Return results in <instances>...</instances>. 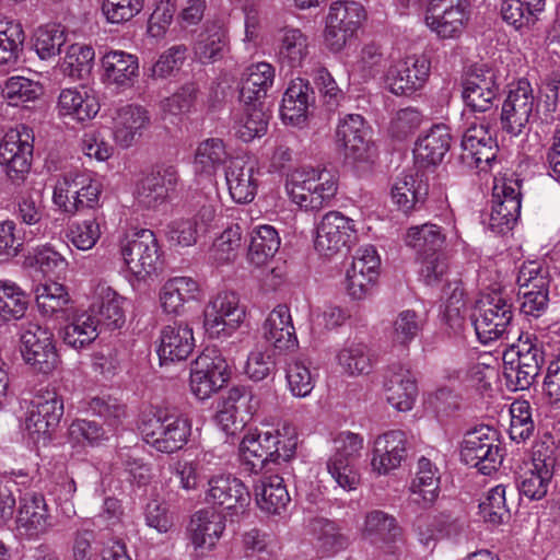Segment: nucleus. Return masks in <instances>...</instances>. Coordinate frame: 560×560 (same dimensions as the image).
<instances>
[{
  "label": "nucleus",
  "instance_id": "1",
  "mask_svg": "<svg viewBox=\"0 0 560 560\" xmlns=\"http://www.w3.org/2000/svg\"><path fill=\"white\" fill-rule=\"evenodd\" d=\"M285 189L290 200L301 209L318 211L331 203L338 184L326 168L300 167L287 175Z\"/></svg>",
  "mask_w": 560,
  "mask_h": 560
},
{
  "label": "nucleus",
  "instance_id": "2",
  "mask_svg": "<svg viewBox=\"0 0 560 560\" xmlns=\"http://www.w3.org/2000/svg\"><path fill=\"white\" fill-rule=\"evenodd\" d=\"M513 304L506 291L493 288L480 294L472 314V325L478 340L488 345L510 332Z\"/></svg>",
  "mask_w": 560,
  "mask_h": 560
},
{
  "label": "nucleus",
  "instance_id": "3",
  "mask_svg": "<svg viewBox=\"0 0 560 560\" xmlns=\"http://www.w3.org/2000/svg\"><path fill=\"white\" fill-rule=\"evenodd\" d=\"M295 447V438L282 436L278 430L247 434L240 444V462L244 470L258 474L268 463L289 460Z\"/></svg>",
  "mask_w": 560,
  "mask_h": 560
},
{
  "label": "nucleus",
  "instance_id": "4",
  "mask_svg": "<svg viewBox=\"0 0 560 560\" xmlns=\"http://www.w3.org/2000/svg\"><path fill=\"white\" fill-rule=\"evenodd\" d=\"M544 352L539 340L529 334H521L516 345L503 354V377L511 390L529 388L539 374Z\"/></svg>",
  "mask_w": 560,
  "mask_h": 560
},
{
  "label": "nucleus",
  "instance_id": "5",
  "mask_svg": "<svg viewBox=\"0 0 560 560\" xmlns=\"http://www.w3.org/2000/svg\"><path fill=\"white\" fill-rule=\"evenodd\" d=\"M139 430L147 444L167 454L180 450L190 435L188 420L164 409L144 415Z\"/></svg>",
  "mask_w": 560,
  "mask_h": 560
},
{
  "label": "nucleus",
  "instance_id": "6",
  "mask_svg": "<svg viewBox=\"0 0 560 560\" xmlns=\"http://www.w3.org/2000/svg\"><path fill=\"white\" fill-rule=\"evenodd\" d=\"M364 19L365 10L361 3L348 0L332 2L324 32L327 48L332 52L341 51L354 37Z\"/></svg>",
  "mask_w": 560,
  "mask_h": 560
},
{
  "label": "nucleus",
  "instance_id": "7",
  "mask_svg": "<svg viewBox=\"0 0 560 560\" xmlns=\"http://www.w3.org/2000/svg\"><path fill=\"white\" fill-rule=\"evenodd\" d=\"M535 104L534 90L527 80L521 79L512 83L501 107L502 131L511 137L528 131Z\"/></svg>",
  "mask_w": 560,
  "mask_h": 560
},
{
  "label": "nucleus",
  "instance_id": "8",
  "mask_svg": "<svg viewBox=\"0 0 560 560\" xmlns=\"http://www.w3.org/2000/svg\"><path fill=\"white\" fill-rule=\"evenodd\" d=\"M462 460L477 468L483 475H490L501 465L502 448L497 438V431L481 425L466 433L460 450Z\"/></svg>",
  "mask_w": 560,
  "mask_h": 560
},
{
  "label": "nucleus",
  "instance_id": "9",
  "mask_svg": "<svg viewBox=\"0 0 560 560\" xmlns=\"http://www.w3.org/2000/svg\"><path fill=\"white\" fill-rule=\"evenodd\" d=\"M470 18L468 0H430L424 23L440 39L459 38Z\"/></svg>",
  "mask_w": 560,
  "mask_h": 560
},
{
  "label": "nucleus",
  "instance_id": "10",
  "mask_svg": "<svg viewBox=\"0 0 560 560\" xmlns=\"http://www.w3.org/2000/svg\"><path fill=\"white\" fill-rule=\"evenodd\" d=\"M34 137L22 125L8 131L0 143V165L12 183H22L31 170Z\"/></svg>",
  "mask_w": 560,
  "mask_h": 560
},
{
  "label": "nucleus",
  "instance_id": "11",
  "mask_svg": "<svg viewBox=\"0 0 560 560\" xmlns=\"http://www.w3.org/2000/svg\"><path fill=\"white\" fill-rule=\"evenodd\" d=\"M463 159L480 172H487L497 159L498 143L490 120L475 117L467 121L462 138Z\"/></svg>",
  "mask_w": 560,
  "mask_h": 560
},
{
  "label": "nucleus",
  "instance_id": "12",
  "mask_svg": "<svg viewBox=\"0 0 560 560\" xmlns=\"http://www.w3.org/2000/svg\"><path fill=\"white\" fill-rule=\"evenodd\" d=\"M120 254L128 270L138 280H147L159 269L160 250L151 230L142 229L133 233L121 244Z\"/></svg>",
  "mask_w": 560,
  "mask_h": 560
},
{
  "label": "nucleus",
  "instance_id": "13",
  "mask_svg": "<svg viewBox=\"0 0 560 560\" xmlns=\"http://www.w3.org/2000/svg\"><path fill=\"white\" fill-rule=\"evenodd\" d=\"M357 240L354 221L339 211H329L316 226L315 250L325 257H332Z\"/></svg>",
  "mask_w": 560,
  "mask_h": 560
},
{
  "label": "nucleus",
  "instance_id": "14",
  "mask_svg": "<svg viewBox=\"0 0 560 560\" xmlns=\"http://www.w3.org/2000/svg\"><path fill=\"white\" fill-rule=\"evenodd\" d=\"M522 194L520 182L514 178H495L492 188L490 228L497 233L513 229L521 215Z\"/></svg>",
  "mask_w": 560,
  "mask_h": 560
},
{
  "label": "nucleus",
  "instance_id": "15",
  "mask_svg": "<svg viewBox=\"0 0 560 560\" xmlns=\"http://www.w3.org/2000/svg\"><path fill=\"white\" fill-rule=\"evenodd\" d=\"M336 140L343 149L346 159L352 164H369L374 159L370 130L359 114H347L339 119Z\"/></svg>",
  "mask_w": 560,
  "mask_h": 560
},
{
  "label": "nucleus",
  "instance_id": "16",
  "mask_svg": "<svg viewBox=\"0 0 560 560\" xmlns=\"http://www.w3.org/2000/svg\"><path fill=\"white\" fill-rule=\"evenodd\" d=\"M21 353L27 364L44 374L51 372L58 362L52 332L35 323L22 329Z\"/></svg>",
  "mask_w": 560,
  "mask_h": 560
},
{
  "label": "nucleus",
  "instance_id": "17",
  "mask_svg": "<svg viewBox=\"0 0 560 560\" xmlns=\"http://www.w3.org/2000/svg\"><path fill=\"white\" fill-rule=\"evenodd\" d=\"M244 317L238 296L233 292H222L206 306L203 325L210 337L225 338L238 328Z\"/></svg>",
  "mask_w": 560,
  "mask_h": 560
},
{
  "label": "nucleus",
  "instance_id": "18",
  "mask_svg": "<svg viewBox=\"0 0 560 560\" xmlns=\"http://www.w3.org/2000/svg\"><path fill=\"white\" fill-rule=\"evenodd\" d=\"M63 415V401L55 390L38 393L32 400L25 425L36 440L46 442Z\"/></svg>",
  "mask_w": 560,
  "mask_h": 560
},
{
  "label": "nucleus",
  "instance_id": "19",
  "mask_svg": "<svg viewBox=\"0 0 560 560\" xmlns=\"http://www.w3.org/2000/svg\"><path fill=\"white\" fill-rule=\"evenodd\" d=\"M499 84L493 70L476 67L462 82V98L472 113H487L497 108Z\"/></svg>",
  "mask_w": 560,
  "mask_h": 560
},
{
  "label": "nucleus",
  "instance_id": "20",
  "mask_svg": "<svg viewBox=\"0 0 560 560\" xmlns=\"http://www.w3.org/2000/svg\"><path fill=\"white\" fill-rule=\"evenodd\" d=\"M179 176L175 166L155 165L137 184L136 199L145 209H156L165 203L176 189Z\"/></svg>",
  "mask_w": 560,
  "mask_h": 560
},
{
  "label": "nucleus",
  "instance_id": "21",
  "mask_svg": "<svg viewBox=\"0 0 560 560\" xmlns=\"http://www.w3.org/2000/svg\"><path fill=\"white\" fill-rule=\"evenodd\" d=\"M430 68L431 62L425 56H408L389 67L386 84L395 95H411L424 85Z\"/></svg>",
  "mask_w": 560,
  "mask_h": 560
},
{
  "label": "nucleus",
  "instance_id": "22",
  "mask_svg": "<svg viewBox=\"0 0 560 560\" xmlns=\"http://www.w3.org/2000/svg\"><path fill=\"white\" fill-rule=\"evenodd\" d=\"M381 265L376 248L372 245L360 248L346 272V289L353 300L365 299L378 276Z\"/></svg>",
  "mask_w": 560,
  "mask_h": 560
},
{
  "label": "nucleus",
  "instance_id": "23",
  "mask_svg": "<svg viewBox=\"0 0 560 560\" xmlns=\"http://www.w3.org/2000/svg\"><path fill=\"white\" fill-rule=\"evenodd\" d=\"M261 334L265 341L278 353L292 352L299 347L291 310L285 304H278L269 312L262 323Z\"/></svg>",
  "mask_w": 560,
  "mask_h": 560
},
{
  "label": "nucleus",
  "instance_id": "24",
  "mask_svg": "<svg viewBox=\"0 0 560 560\" xmlns=\"http://www.w3.org/2000/svg\"><path fill=\"white\" fill-rule=\"evenodd\" d=\"M383 387L389 405L399 411L411 410L418 395L415 374L401 363L388 366L384 374Z\"/></svg>",
  "mask_w": 560,
  "mask_h": 560
},
{
  "label": "nucleus",
  "instance_id": "25",
  "mask_svg": "<svg viewBox=\"0 0 560 560\" xmlns=\"http://www.w3.org/2000/svg\"><path fill=\"white\" fill-rule=\"evenodd\" d=\"M15 522L16 527L30 537L45 535L55 526V520L40 493H25L20 498Z\"/></svg>",
  "mask_w": 560,
  "mask_h": 560
},
{
  "label": "nucleus",
  "instance_id": "26",
  "mask_svg": "<svg viewBox=\"0 0 560 560\" xmlns=\"http://www.w3.org/2000/svg\"><path fill=\"white\" fill-rule=\"evenodd\" d=\"M115 142L121 148L131 147L150 125L149 112L137 104L117 107L112 115Z\"/></svg>",
  "mask_w": 560,
  "mask_h": 560
},
{
  "label": "nucleus",
  "instance_id": "27",
  "mask_svg": "<svg viewBox=\"0 0 560 560\" xmlns=\"http://www.w3.org/2000/svg\"><path fill=\"white\" fill-rule=\"evenodd\" d=\"M259 170L241 158L230 159L225 167V183L231 199L236 203L252 202L258 190Z\"/></svg>",
  "mask_w": 560,
  "mask_h": 560
},
{
  "label": "nucleus",
  "instance_id": "28",
  "mask_svg": "<svg viewBox=\"0 0 560 560\" xmlns=\"http://www.w3.org/2000/svg\"><path fill=\"white\" fill-rule=\"evenodd\" d=\"M208 485L207 500L224 510L238 513L249 504L250 495L247 487L232 475L214 476Z\"/></svg>",
  "mask_w": 560,
  "mask_h": 560
},
{
  "label": "nucleus",
  "instance_id": "29",
  "mask_svg": "<svg viewBox=\"0 0 560 560\" xmlns=\"http://www.w3.org/2000/svg\"><path fill=\"white\" fill-rule=\"evenodd\" d=\"M225 528L223 516L213 510L197 511L190 518L188 537L200 555L213 549Z\"/></svg>",
  "mask_w": 560,
  "mask_h": 560
},
{
  "label": "nucleus",
  "instance_id": "30",
  "mask_svg": "<svg viewBox=\"0 0 560 560\" xmlns=\"http://www.w3.org/2000/svg\"><path fill=\"white\" fill-rule=\"evenodd\" d=\"M364 534L384 552L394 555L402 541V530L396 518L383 511L374 510L366 514Z\"/></svg>",
  "mask_w": 560,
  "mask_h": 560
},
{
  "label": "nucleus",
  "instance_id": "31",
  "mask_svg": "<svg viewBox=\"0 0 560 560\" xmlns=\"http://www.w3.org/2000/svg\"><path fill=\"white\" fill-rule=\"evenodd\" d=\"M406 455V435L400 430H392L378 435L374 441L371 465L374 471L386 475L401 464Z\"/></svg>",
  "mask_w": 560,
  "mask_h": 560
},
{
  "label": "nucleus",
  "instance_id": "32",
  "mask_svg": "<svg viewBox=\"0 0 560 560\" xmlns=\"http://www.w3.org/2000/svg\"><path fill=\"white\" fill-rule=\"evenodd\" d=\"M308 37L298 27L283 26L276 34V58L281 68L302 67L308 56Z\"/></svg>",
  "mask_w": 560,
  "mask_h": 560
},
{
  "label": "nucleus",
  "instance_id": "33",
  "mask_svg": "<svg viewBox=\"0 0 560 560\" xmlns=\"http://www.w3.org/2000/svg\"><path fill=\"white\" fill-rule=\"evenodd\" d=\"M195 348L192 328L185 323L175 322L163 327L160 335L158 353L161 361L186 360Z\"/></svg>",
  "mask_w": 560,
  "mask_h": 560
},
{
  "label": "nucleus",
  "instance_id": "34",
  "mask_svg": "<svg viewBox=\"0 0 560 560\" xmlns=\"http://www.w3.org/2000/svg\"><path fill=\"white\" fill-rule=\"evenodd\" d=\"M16 220L28 228L23 240L32 241L45 236L48 230L47 213L40 196L22 194L16 198L13 208Z\"/></svg>",
  "mask_w": 560,
  "mask_h": 560
},
{
  "label": "nucleus",
  "instance_id": "35",
  "mask_svg": "<svg viewBox=\"0 0 560 560\" xmlns=\"http://www.w3.org/2000/svg\"><path fill=\"white\" fill-rule=\"evenodd\" d=\"M230 48L228 31L220 22L206 23L197 36L194 55L203 65L224 58Z\"/></svg>",
  "mask_w": 560,
  "mask_h": 560
},
{
  "label": "nucleus",
  "instance_id": "36",
  "mask_svg": "<svg viewBox=\"0 0 560 560\" xmlns=\"http://www.w3.org/2000/svg\"><path fill=\"white\" fill-rule=\"evenodd\" d=\"M452 136L447 126L435 125L421 135L413 149L416 161L421 166L440 164L451 148Z\"/></svg>",
  "mask_w": 560,
  "mask_h": 560
},
{
  "label": "nucleus",
  "instance_id": "37",
  "mask_svg": "<svg viewBox=\"0 0 560 560\" xmlns=\"http://www.w3.org/2000/svg\"><path fill=\"white\" fill-rule=\"evenodd\" d=\"M101 319L94 308L75 311L62 330L65 343L75 350L84 349L100 335Z\"/></svg>",
  "mask_w": 560,
  "mask_h": 560
},
{
  "label": "nucleus",
  "instance_id": "38",
  "mask_svg": "<svg viewBox=\"0 0 560 560\" xmlns=\"http://www.w3.org/2000/svg\"><path fill=\"white\" fill-rule=\"evenodd\" d=\"M104 81L120 88H130L139 75L138 57L122 51L112 50L102 58Z\"/></svg>",
  "mask_w": 560,
  "mask_h": 560
},
{
  "label": "nucleus",
  "instance_id": "39",
  "mask_svg": "<svg viewBox=\"0 0 560 560\" xmlns=\"http://www.w3.org/2000/svg\"><path fill=\"white\" fill-rule=\"evenodd\" d=\"M198 282L190 277H174L160 289L159 301L164 313L180 315L186 303L197 300Z\"/></svg>",
  "mask_w": 560,
  "mask_h": 560
},
{
  "label": "nucleus",
  "instance_id": "40",
  "mask_svg": "<svg viewBox=\"0 0 560 560\" xmlns=\"http://www.w3.org/2000/svg\"><path fill=\"white\" fill-rule=\"evenodd\" d=\"M313 102L314 92L310 83L301 78L292 80L282 98V119L292 126L301 125L305 121L308 106Z\"/></svg>",
  "mask_w": 560,
  "mask_h": 560
},
{
  "label": "nucleus",
  "instance_id": "41",
  "mask_svg": "<svg viewBox=\"0 0 560 560\" xmlns=\"http://www.w3.org/2000/svg\"><path fill=\"white\" fill-rule=\"evenodd\" d=\"M272 65L261 61L250 65L241 81L240 98L244 104H261L275 81Z\"/></svg>",
  "mask_w": 560,
  "mask_h": 560
},
{
  "label": "nucleus",
  "instance_id": "42",
  "mask_svg": "<svg viewBox=\"0 0 560 560\" xmlns=\"http://www.w3.org/2000/svg\"><path fill=\"white\" fill-rule=\"evenodd\" d=\"M58 108L62 116H70L74 120L83 122L97 115L100 104L97 98L85 88H74L60 92Z\"/></svg>",
  "mask_w": 560,
  "mask_h": 560
},
{
  "label": "nucleus",
  "instance_id": "43",
  "mask_svg": "<svg viewBox=\"0 0 560 560\" xmlns=\"http://www.w3.org/2000/svg\"><path fill=\"white\" fill-rule=\"evenodd\" d=\"M413 501L423 508L435 502L440 492V471L430 458L422 456L418 459L416 476L410 487Z\"/></svg>",
  "mask_w": 560,
  "mask_h": 560
},
{
  "label": "nucleus",
  "instance_id": "44",
  "mask_svg": "<svg viewBox=\"0 0 560 560\" xmlns=\"http://www.w3.org/2000/svg\"><path fill=\"white\" fill-rule=\"evenodd\" d=\"M278 231L269 224H259L249 233L247 259L254 266H262L271 259L280 247Z\"/></svg>",
  "mask_w": 560,
  "mask_h": 560
},
{
  "label": "nucleus",
  "instance_id": "45",
  "mask_svg": "<svg viewBox=\"0 0 560 560\" xmlns=\"http://www.w3.org/2000/svg\"><path fill=\"white\" fill-rule=\"evenodd\" d=\"M545 0H503L501 16L516 31H528L545 10Z\"/></svg>",
  "mask_w": 560,
  "mask_h": 560
},
{
  "label": "nucleus",
  "instance_id": "46",
  "mask_svg": "<svg viewBox=\"0 0 560 560\" xmlns=\"http://www.w3.org/2000/svg\"><path fill=\"white\" fill-rule=\"evenodd\" d=\"M428 195V185L413 174H402L397 177L392 187V199L405 213L422 205Z\"/></svg>",
  "mask_w": 560,
  "mask_h": 560
},
{
  "label": "nucleus",
  "instance_id": "47",
  "mask_svg": "<svg viewBox=\"0 0 560 560\" xmlns=\"http://www.w3.org/2000/svg\"><path fill=\"white\" fill-rule=\"evenodd\" d=\"M259 508L268 513L279 514L290 502V495L283 479L278 475L264 477L255 487Z\"/></svg>",
  "mask_w": 560,
  "mask_h": 560
},
{
  "label": "nucleus",
  "instance_id": "48",
  "mask_svg": "<svg viewBox=\"0 0 560 560\" xmlns=\"http://www.w3.org/2000/svg\"><path fill=\"white\" fill-rule=\"evenodd\" d=\"M423 329V320L413 310L399 312L386 328V336L394 347L407 349Z\"/></svg>",
  "mask_w": 560,
  "mask_h": 560
},
{
  "label": "nucleus",
  "instance_id": "49",
  "mask_svg": "<svg viewBox=\"0 0 560 560\" xmlns=\"http://www.w3.org/2000/svg\"><path fill=\"white\" fill-rule=\"evenodd\" d=\"M405 242L412 247L419 257L438 254L445 242L441 226L432 223L416 225L408 229Z\"/></svg>",
  "mask_w": 560,
  "mask_h": 560
},
{
  "label": "nucleus",
  "instance_id": "50",
  "mask_svg": "<svg viewBox=\"0 0 560 560\" xmlns=\"http://www.w3.org/2000/svg\"><path fill=\"white\" fill-rule=\"evenodd\" d=\"M229 153L224 142L219 138H209L201 141L195 152V171L206 176H212L217 170L229 163Z\"/></svg>",
  "mask_w": 560,
  "mask_h": 560
},
{
  "label": "nucleus",
  "instance_id": "51",
  "mask_svg": "<svg viewBox=\"0 0 560 560\" xmlns=\"http://www.w3.org/2000/svg\"><path fill=\"white\" fill-rule=\"evenodd\" d=\"M78 172H69L57 179L54 186L52 202L63 213L73 215L82 210V200L79 198Z\"/></svg>",
  "mask_w": 560,
  "mask_h": 560
},
{
  "label": "nucleus",
  "instance_id": "52",
  "mask_svg": "<svg viewBox=\"0 0 560 560\" xmlns=\"http://www.w3.org/2000/svg\"><path fill=\"white\" fill-rule=\"evenodd\" d=\"M28 298L14 282L0 280V320L22 318L27 310Z\"/></svg>",
  "mask_w": 560,
  "mask_h": 560
},
{
  "label": "nucleus",
  "instance_id": "53",
  "mask_svg": "<svg viewBox=\"0 0 560 560\" xmlns=\"http://www.w3.org/2000/svg\"><path fill=\"white\" fill-rule=\"evenodd\" d=\"M268 126V115L262 109L261 104H245L241 117L235 121L234 128L236 136L245 142H249L256 137L266 133Z\"/></svg>",
  "mask_w": 560,
  "mask_h": 560
},
{
  "label": "nucleus",
  "instance_id": "54",
  "mask_svg": "<svg viewBox=\"0 0 560 560\" xmlns=\"http://www.w3.org/2000/svg\"><path fill=\"white\" fill-rule=\"evenodd\" d=\"M338 364L349 375L369 374L372 370V355L363 342H349L337 354Z\"/></svg>",
  "mask_w": 560,
  "mask_h": 560
},
{
  "label": "nucleus",
  "instance_id": "55",
  "mask_svg": "<svg viewBox=\"0 0 560 560\" xmlns=\"http://www.w3.org/2000/svg\"><path fill=\"white\" fill-rule=\"evenodd\" d=\"M25 34L20 23L0 21V65L15 63L23 50Z\"/></svg>",
  "mask_w": 560,
  "mask_h": 560
},
{
  "label": "nucleus",
  "instance_id": "56",
  "mask_svg": "<svg viewBox=\"0 0 560 560\" xmlns=\"http://www.w3.org/2000/svg\"><path fill=\"white\" fill-rule=\"evenodd\" d=\"M95 52L91 46L73 44L67 49L62 72L73 79H83L89 75L94 65Z\"/></svg>",
  "mask_w": 560,
  "mask_h": 560
},
{
  "label": "nucleus",
  "instance_id": "57",
  "mask_svg": "<svg viewBox=\"0 0 560 560\" xmlns=\"http://www.w3.org/2000/svg\"><path fill=\"white\" fill-rule=\"evenodd\" d=\"M553 471L548 468L532 467L522 471L516 485L521 495L529 500H541L548 492Z\"/></svg>",
  "mask_w": 560,
  "mask_h": 560
},
{
  "label": "nucleus",
  "instance_id": "58",
  "mask_svg": "<svg viewBox=\"0 0 560 560\" xmlns=\"http://www.w3.org/2000/svg\"><path fill=\"white\" fill-rule=\"evenodd\" d=\"M35 299L38 310L44 315L63 312L70 302L65 285L54 281L38 284L35 289Z\"/></svg>",
  "mask_w": 560,
  "mask_h": 560
},
{
  "label": "nucleus",
  "instance_id": "59",
  "mask_svg": "<svg viewBox=\"0 0 560 560\" xmlns=\"http://www.w3.org/2000/svg\"><path fill=\"white\" fill-rule=\"evenodd\" d=\"M124 299L119 296L110 288L102 289L100 299L90 308H94L96 315L101 319V324H104L108 328H118L125 322V315L122 310Z\"/></svg>",
  "mask_w": 560,
  "mask_h": 560
},
{
  "label": "nucleus",
  "instance_id": "60",
  "mask_svg": "<svg viewBox=\"0 0 560 560\" xmlns=\"http://www.w3.org/2000/svg\"><path fill=\"white\" fill-rule=\"evenodd\" d=\"M510 438L516 443L527 441L535 432L533 409L527 400H515L510 406Z\"/></svg>",
  "mask_w": 560,
  "mask_h": 560
},
{
  "label": "nucleus",
  "instance_id": "61",
  "mask_svg": "<svg viewBox=\"0 0 560 560\" xmlns=\"http://www.w3.org/2000/svg\"><path fill=\"white\" fill-rule=\"evenodd\" d=\"M516 283L518 291L549 292V268L536 260L523 262L517 272Z\"/></svg>",
  "mask_w": 560,
  "mask_h": 560
},
{
  "label": "nucleus",
  "instance_id": "62",
  "mask_svg": "<svg viewBox=\"0 0 560 560\" xmlns=\"http://www.w3.org/2000/svg\"><path fill=\"white\" fill-rule=\"evenodd\" d=\"M40 92L38 82L22 75L10 77L2 85V96L14 106L36 100Z\"/></svg>",
  "mask_w": 560,
  "mask_h": 560
},
{
  "label": "nucleus",
  "instance_id": "63",
  "mask_svg": "<svg viewBox=\"0 0 560 560\" xmlns=\"http://www.w3.org/2000/svg\"><path fill=\"white\" fill-rule=\"evenodd\" d=\"M505 490L503 485L491 488L487 492L485 500L479 504L480 514L486 522L501 524L509 517Z\"/></svg>",
  "mask_w": 560,
  "mask_h": 560
},
{
  "label": "nucleus",
  "instance_id": "64",
  "mask_svg": "<svg viewBox=\"0 0 560 560\" xmlns=\"http://www.w3.org/2000/svg\"><path fill=\"white\" fill-rule=\"evenodd\" d=\"M101 225L96 218L73 222L69 226L68 238L80 250L92 249L101 237Z\"/></svg>",
  "mask_w": 560,
  "mask_h": 560
}]
</instances>
